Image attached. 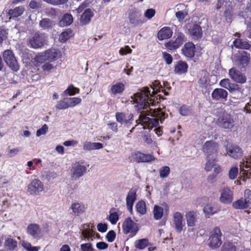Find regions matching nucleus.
<instances>
[{"instance_id": "obj_45", "label": "nucleus", "mask_w": 251, "mask_h": 251, "mask_svg": "<svg viewBox=\"0 0 251 251\" xmlns=\"http://www.w3.org/2000/svg\"><path fill=\"white\" fill-rule=\"evenodd\" d=\"M72 33V31L71 29H68L66 30L60 34L59 41L61 43L66 42L71 37Z\"/></svg>"}, {"instance_id": "obj_3", "label": "nucleus", "mask_w": 251, "mask_h": 251, "mask_svg": "<svg viewBox=\"0 0 251 251\" xmlns=\"http://www.w3.org/2000/svg\"><path fill=\"white\" fill-rule=\"evenodd\" d=\"M222 232L219 227H215L210 232L208 246L212 249H217L222 244Z\"/></svg>"}, {"instance_id": "obj_2", "label": "nucleus", "mask_w": 251, "mask_h": 251, "mask_svg": "<svg viewBox=\"0 0 251 251\" xmlns=\"http://www.w3.org/2000/svg\"><path fill=\"white\" fill-rule=\"evenodd\" d=\"M155 94H151L149 89L147 87L143 88L140 92L134 95V98L131 97L134 103L137 104L138 110L147 109L149 104L151 103V98Z\"/></svg>"}, {"instance_id": "obj_36", "label": "nucleus", "mask_w": 251, "mask_h": 251, "mask_svg": "<svg viewBox=\"0 0 251 251\" xmlns=\"http://www.w3.org/2000/svg\"><path fill=\"white\" fill-rule=\"evenodd\" d=\"M234 46L238 49L249 50L251 45L247 41L242 40L241 39H237L233 42Z\"/></svg>"}, {"instance_id": "obj_19", "label": "nucleus", "mask_w": 251, "mask_h": 251, "mask_svg": "<svg viewBox=\"0 0 251 251\" xmlns=\"http://www.w3.org/2000/svg\"><path fill=\"white\" fill-rule=\"evenodd\" d=\"M136 200V189H131L128 192L126 198V204L127 209L131 213L132 212V206Z\"/></svg>"}, {"instance_id": "obj_40", "label": "nucleus", "mask_w": 251, "mask_h": 251, "mask_svg": "<svg viewBox=\"0 0 251 251\" xmlns=\"http://www.w3.org/2000/svg\"><path fill=\"white\" fill-rule=\"evenodd\" d=\"M125 89V85L122 83H117L111 87V91L114 95L122 93Z\"/></svg>"}, {"instance_id": "obj_41", "label": "nucleus", "mask_w": 251, "mask_h": 251, "mask_svg": "<svg viewBox=\"0 0 251 251\" xmlns=\"http://www.w3.org/2000/svg\"><path fill=\"white\" fill-rule=\"evenodd\" d=\"M135 207L137 212L141 215H145L147 212L146 203L143 201H138Z\"/></svg>"}, {"instance_id": "obj_51", "label": "nucleus", "mask_w": 251, "mask_h": 251, "mask_svg": "<svg viewBox=\"0 0 251 251\" xmlns=\"http://www.w3.org/2000/svg\"><path fill=\"white\" fill-rule=\"evenodd\" d=\"M67 99L69 107L75 106L76 105L80 103L81 101V100L79 98L74 97Z\"/></svg>"}, {"instance_id": "obj_62", "label": "nucleus", "mask_w": 251, "mask_h": 251, "mask_svg": "<svg viewBox=\"0 0 251 251\" xmlns=\"http://www.w3.org/2000/svg\"><path fill=\"white\" fill-rule=\"evenodd\" d=\"M229 2L225 0H218V3L217 4L216 8L217 9H219L221 8L226 7L229 6Z\"/></svg>"}, {"instance_id": "obj_46", "label": "nucleus", "mask_w": 251, "mask_h": 251, "mask_svg": "<svg viewBox=\"0 0 251 251\" xmlns=\"http://www.w3.org/2000/svg\"><path fill=\"white\" fill-rule=\"evenodd\" d=\"M53 24V22L48 18L42 19L39 23L40 26L44 29L51 28Z\"/></svg>"}, {"instance_id": "obj_12", "label": "nucleus", "mask_w": 251, "mask_h": 251, "mask_svg": "<svg viewBox=\"0 0 251 251\" xmlns=\"http://www.w3.org/2000/svg\"><path fill=\"white\" fill-rule=\"evenodd\" d=\"M115 117L118 122L124 124L128 127L132 124L133 115L131 113L117 112Z\"/></svg>"}, {"instance_id": "obj_23", "label": "nucleus", "mask_w": 251, "mask_h": 251, "mask_svg": "<svg viewBox=\"0 0 251 251\" xmlns=\"http://www.w3.org/2000/svg\"><path fill=\"white\" fill-rule=\"evenodd\" d=\"M47 60L52 62L57 60L61 55L59 50L55 49H50L45 51Z\"/></svg>"}, {"instance_id": "obj_1", "label": "nucleus", "mask_w": 251, "mask_h": 251, "mask_svg": "<svg viewBox=\"0 0 251 251\" xmlns=\"http://www.w3.org/2000/svg\"><path fill=\"white\" fill-rule=\"evenodd\" d=\"M167 116L168 115L160 109H151L150 112L148 109L146 111H141L138 119L136 120V125L130 130V133L139 124L143 126L144 129H151L153 127H156L159 125V120L162 123Z\"/></svg>"}, {"instance_id": "obj_26", "label": "nucleus", "mask_w": 251, "mask_h": 251, "mask_svg": "<svg viewBox=\"0 0 251 251\" xmlns=\"http://www.w3.org/2000/svg\"><path fill=\"white\" fill-rule=\"evenodd\" d=\"M233 207L236 209H244L248 208L250 205V201L245 198H241L232 204Z\"/></svg>"}, {"instance_id": "obj_55", "label": "nucleus", "mask_w": 251, "mask_h": 251, "mask_svg": "<svg viewBox=\"0 0 251 251\" xmlns=\"http://www.w3.org/2000/svg\"><path fill=\"white\" fill-rule=\"evenodd\" d=\"M238 173V169L237 167H232L230 168L228 172V176L230 179H234Z\"/></svg>"}, {"instance_id": "obj_43", "label": "nucleus", "mask_w": 251, "mask_h": 251, "mask_svg": "<svg viewBox=\"0 0 251 251\" xmlns=\"http://www.w3.org/2000/svg\"><path fill=\"white\" fill-rule=\"evenodd\" d=\"M149 245V241L147 239H142L136 240L134 242V246L136 249L143 250Z\"/></svg>"}, {"instance_id": "obj_35", "label": "nucleus", "mask_w": 251, "mask_h": 251, "mask_svg": "<svg viewBox=\"0 0 251 251\" xmlns=\"http://www.w3.org/2000/svg\"><path fill=\"white\" fill-rule=\"evenodd\" d=\"M187 224L189 226H193L197 221V214L193 211H189L186 214Z\"/></svg>"}, {"instance_id": "obj_31", "label": "nucleus", "mask_w": 251, "mask_h": 251, "mask_svg": "<svg viewBox=\"0 0 251 251\" xmlns=\"http://www.w3.org/2000/svg\"><path fill=\"white\" fill-rule=\"evenodd\" d=\"M71 208L74 214L77 216L83 214L86 209L85 205L79 202H74L72 203Z\"/></svg>"}, {"instance_id": "obj_59", "label": "nucleus", "mask_w": 251, "mask_h": 251, "mask_svg": "<svg viewBox=\"0 0 251 251\" xmlns=\"http://www.w3.org/2000/svg\"><path fill=\"white\" fill-rule=\"evenodd\" d=\"M80 248L82 251H94L92 244L89 243L81 244Z\"/></svg>"}, {"instance_id": "obj_50", "label": "nucleus", "mask_w": 251, "mask_h": 251, "mask_svg": "<svg viewBox=\"0 0 251 251\" xmlns=\"http://www.w3.org/2000/svg\"><path fill=\"white\" fill-rule=\"evenodd\" d=\"M56 107L60 110L65 109L69 107L67 99H64L62 100L58 101L56 105Z\"/></svg>"}, {"instance_id": "obj_33", "label": "nucleus", "mask_w": 251, "mask_h": 251, "mask_svg": "<svg viewBox=\"0 0 251 251\" xmlns=\"http://www.w3.org/2000/svg\"><path fill=\"white\" fill-rule=\"evenodd\" d=\"M219 85L221 87L228 90L232 92L237 89V85L234 83H231L228 78H224L221 80Z\"/></svg>"}, {"instance_id": "obj_17", "label": "nucleus", "mask_w": 251, "mask_h": 251, "mask_svg": "<svg viewBox=\"0 0 251 251\" xmlns=\"http://www.w3.org/2000/svg\"><path fill=\"white\" fill-rule=\"evenodd\" d=\"M226 154L234 159L239 158L243 154L242 150L236 145H227L226 146Z\"/></svg>"}, {"instance_id": "obj_49", "label": "nucleus", "mask_w": 251, "mask_h": 251, "mask_svg": "<svg viewBox=\"0 0 251 251\" xmlns=\"http://www.w3.org/2000/svg\"><path fill=\"white\" fill-rule=\"evenodd\" d=\"M170 173V169L168 166H164L159 170V176L161 178L167 177Z\"/></svg>"}, {"instance_id": "obj_25", "label": "nucleus", "mask_w": 251, "mask_h": 251, "mask_svg": "<svg viewBox=\"0 0 251 251\" xmlns=\"http://www.w3.org/2000/svg\"><path fill=\"white\" fill-rule=\"evenodd\" d=\"M27 232L34 238L41 237V230L39 226L36 224L29 225L27 227Z\"/></svg>"}, {"instance_id": "obj_32", "label": "nucleus", "mask_w": 251, "mask_h": 251, "mask_svg": "<svg viewBox=\"0 0 251 251\" xmlns=\"http://www.w3.org/2000/svg\"><path fill=\"white\" fill-rule=\"evenodd\" d=\"M103 148V145L100 143H92L86 141L83 144V149L84 151H90L95 150H99Z\"/></svg>"}, {"instance_id": "obj_61", "label": "nucleus", "mask_w": 251, "mask_h": 251, "mask_svg": "<svg viewBox=\"0 0 251 251\" xmlns=\"http://www.w3.org/2000/svg\"><path fill=\"white\" fill-rule=\"evenodd\" d=\"M155 14V10L152 8L147 9L145 13L144 16L149 19L152 18Z\"/></svg>"}, {"instance_id": "obj_7", "label": "nucleus", "mask_w": 251, "mask_h": 251, "mask_svg": "<svg viewBox=\"0 0 251 251\" xmlns=\"http://www.w3.org/2000/svg\"><path fill=\"white\" fill-rule=\"evenodd\" d=\"M86 170V166L79 163H75L73 165L71 170V177L72 180H77L85 174Z\"/></svg>"}, {"instance_id": "obj_9", "label": "nucleus", "mask_w": 251, "mask_h": 251, "mask_svg": "<svg viewBox=\"0 0 251 251\" xmlns=\"http://www.w3.org/2000/svg\"><path fill=\"white\" fill-rule=\"evenodd\" d=\"M123 229L125 234L130 233L132 236L135 235L139 229L137 224L134 223L130 218L125 219L123 224Z\"/></svg>"}, {"instance_id": "obj_53", "label": "nucleus", "mask_w": 251, "mask_h": 251, "mask_svg": "<svg viewBox=\"0 0 251 251\" xmlns=\"http://www.w3.org/2000/svg\"><path fill=\"white\" fill-rule=\"evenodd\" d=\"M22 246L27 251H38L40 249L39 247H32L31 244L28 242H23Z\"/></svg>"}, {"instance_id": "obj_18", "label": "nucleus", "mask_w": 251, "mask_h": 251, "mask_svg": "<svg viewBox=\"0 0 251 251\" xmlns=\"http://www.w3.org/2000/svg\"><path fill=\"white\" fill-rule=\"evenodd\" d=\"M250 54L246 51H243L237 56L236 61L241 68H245L250 61Z\"/></svg>"}, {"instance_id": "obj_24", "label": "nucleus", "mask_w": 251, "mask_h": 251, "mask_svg": "<svg viewBox=\"0 0 251 251\" xmlns=\"http://www.w3.org/2000/svg\"><path fill=\"white\" fill-rule=\"evenodd\" d=\"M134 159L138 162H147L154 160L155 158L151 154L137 152L134 154Z\"/></svg>"}, {"instance_id": "obj_54", "label": "nucleus", "mask_w": 251, "mask_h": 251, "mask_svg": "<svg viewBox=\"0 0 251 251\" xmlns=\"http://www.w3.org/2000/svg\"><path fill=\"white\" fill-rule=\"evenodd\" d=\"M34 60L37 63L42 64L45 61H48L45 51L41 54L36 55L34 58Z\"/></svg>"}, {"instance_id": "obj_39", "label": "nucleus", "mask_w": 251, "mask_h": 251, "mask_svg": "<svg viewBox=\"0 0 251 251\" xmlns=\"http://www.w3.org/2000/svg\"><path fill=\"white\" fill-rule=\"evenodd\" d=\"M206 163L205 166V170L206 171H210L213 167L216 164L215 156H206Z\"/></svg>"}, {"instance_id": "obj_64", "label": "nucleus", "mask_w": 251, "mask_h": 251, "mask_svg": "<svg viewBox=\"0 0 251 251\" xmlns=\"http://www.w3.org/2000/svg\"><path fill=\"white\" fill-rule=\"evenodd\" d=\"M116 237V233L113 230L109 231L107 235L106 238L107 241L110 242H112L114 241Z\"/></svg>"}, {"instance_id": "obj_30", "label": "nucleus", "mask_w": 251, "mask_h": 251, "mask_svg": "<svg viewBox=\"0 0 251 251\" xmlns=\"http://www.w3.org/2000/svg\"><path fill=\"white\" fill-rule=\"evenodd\" d=\"M173 34L172 30L168 27H164L160 29L157 34L159 40H163L170 38Z\"/></svg>"}, {"instance_id": "obj_13", "label": "nucleus", "mask_w": 251, "mask_h": 251, "mask_svg": "<svg viewBox=\"0 0 251 251\" xmlns=\"http://www.w3.org/2000/svg\"><path fill=\"white\" fill-rule=\"evenodd\" d=\"M128 18L130 23L134 26L138 25L143 23L142 14L140 11L136 8L130 10Z\"/></svg>"}, {"instance_id": "obj_14", "label": "nucleus", "mask_w": 251, "mask_h": 251, "mask_svg": "<svg viewBox=\"0 0 251 251\" xmlns=\"http://www.w3.org/2000/svg\"><path fill=\"white\" fill-rule=\"evenodd\" d=\"M220 201L225 204H230L233 200V192L228 187H225L221 191Z\"/></svg>"}, {"instance_id": "obj_10", "label": "nucleus", "mask_w": 251, "mask_h": 251, "mask_svg": "<svg viewBox=\"0 0 251 251\" xmlns=\"http://www.w3.org/2000/svg\"><path fill=\"white\" fill-rule=\"evenodd\" d=\"M234 121L230 114L224 113L218 119V125L224 128H231L234 126Z\"/></svg>"}, {"instance_id": "obj_15", "label": "nucleus", "mask_w": 251, "mask_h": 251, "mask_svg": "<svg viewBox=\"0 0 251 251\" xmlns=\"http://www.w3.org/2000/svg\"><path fill=\"white\" fill-rule=\"evenodd\" d=\"M173 222L176 232H181L185 224L182 214L179 212H175L173 215Z\"/></svg>"}, {"instance_id": "obj_21", "label": "nucleus", "mask_w": 251, "mask_h": 251, "mask_svg": "<svg viewBox=\"0 0 251 251\" xmlns=\"http://www.w3.org/2000/svg\"><path fill=\"white\" fill-rule=\"evenodd\" d=\"M220 210V207L215 203H209L206 204L203 209L205 216H212Z\"/></svg>"}, {"instance_id": "obj_5", "label": "nucleus", "mask_w": 251, "mask_h": 251, "mask_svg": "<svg viewBox=\"0 0 251 251\" xmlns=\"http://www.w3.org/2000/svg\"><path fill=\"white\" fill-rule=\"evenodd\" d=\"M3 58L7 66L13 71L19 70L20 66L11 50H5L3 53Z\"/></svg>"}, {"instance_id": "obj_63", "label": "nucleus", "mask_w": 251, "mask_h": 251, "mask_svg": "<svg viewBox=\"0 0 251 251\" xmlns=\"http://www.w3.org/2000/svg\"><path fill=\"white\" fill-rule=\"evenodd\" d=\"M179 113L182 116H187L190 113V111L188 107L183 105L179 109Z\"/></svg>"}, {"instance_id": "obj_4", "label": "nucleus", "mask_w": 251, "mask_h": 251, "mask_svg": "<svg viewBox=\"0 0 251 251\" xmlns=\"http://www.w3.org/2000/svg\"><path fill=\"white\" fill-rule=\"evenodd\" d=\"M174 38V40H170L165 44V47L168 50H175L179 48L187 40L185 35L181 32L176 33Z\"/></svg>"}, {"instance_id": "obj_8", "label": "nucleus", "mask_w": 251, "mask_h": 251, "mask_svg": "<svg viewBox=\"0 0 251 251\" xmlns=\"http://www.w3.org/2000/svg\"><path fill=\"white\" fill-rule=\"evenodd\" d=\"M44 190L43 183L38 179H33L27 186V192L33 196L38 195Z\"/></svg>"}, {"instance_id": "obj_56", "label": "nucleus", "mask_w": 251, "mask_h": 251, "mask_svg": "<svg viewBox=\"0 0 251 251\" xmlns=\"http://www.w3.org/2000/svg\"><path fill=\"white\" fill-rule=\"evenodd\" d=\"M109 220L112 224H115L119 220L118 213L117 212H110Z\"/></svg>"}, {"instance_id": "obj_27", "label": "nucleus", "mask_w": 251, "mask_h": 251, "mask_svg": "<svg viewBox=\"0 0 251 251\" xmlns=\"http://www.w3.org/2000/svg\"><path fill=\"white\" fill-rule=\"evenodd\" d=\"M228 95L227 92L222 88H216L212 92L211 97L213 100H220L226 99Z\"/></svg>"}, {"instance_id": "obj_60", "label": "nucleus", "mask_w": 251, "mask_h": 251, "mask_svg": "<svg viewBox=\"0 0 251 251\" xmlns=\"http://www.w3.org/2000/svg\"><path fill=\"white\" fill-rule=\"evenodd\" d=\"M48 130V126L46 124H44L42 127L38 129L36 132V136H40L41 135H44L46 133Z\"/></svg>"}, {"instance_id": "obj_20", "label": "nucleus", "mask_w": 251, "mask_h": 251, "mask_svg": "<svg viewBox=\"0 0 251 251\" xmlns=\"http://www.w3.org/2000/svg\"><path fill=\"white\" fill-rule=\"evenodd\" d=\"M182 52L187 57L191 58L195 52V46L192 42H187L181 49Z\"/></svg>"}, {"instance_id": "obj_48", "label": "nucleus", "mask_w": 251, "mask_h": 251, "mask_svg": "<svg viewBox=\"0 0 251 251\" xmlns=\"http://www.w3.org/2000/svg\"><path fill=\"white\" fill-rule=\"evenodd\" d=\"M236 247L232 243L225 242L222 246V251H236Z\"/></svg>"}, {"instance_id": "obj_34", "label": "nucleus", "mask_w": 251, "mask_h": 251, "mask_svg": "<svg viewBox=\"0 0 251 251\" xmlns=\"http://www.w3.org/2000/svg\"><path fill=\"white\" fill-rule=\"evenodd\" d=\"M188 66L186 63L182 61H179L175 67L176 74L181 75L187 72Z\"/></svg>"}, {"instance_id": "obj_47", "label": "nucleus", "mask_w": 251, "mask_h": 251, "mask_svg": "<svg viewBox=\"0 0 251 251\" xmlns=\"http://www.w3.org/2000/svg\"><path fill=\"white\" fill-rule=\"evenodd\" d=\"M17 246V242L11 238H8L5 242V246L9 250H14Z\"/></svg>"}, {"instance_id": "obj_57", "label": "nucleus", "mask_w": 251, "mask_h": 251, "mask_svg": "<svg viewBox=\"0 0 251 251\" xmlns=\"http://www.w3.org/2000/svg\"><path fill=\"white\" fill-rule=\"evenodd\" d=\"M79 91V89L75 88L73 85H70L67 89L65 90V93L69 95H74L76 93H78Z\"/></svg>"}, {"instance_id": "obj_44", "label": "nucleus", "mask_w": 251, "mask_h": 251, "mask_svg": "<svg viewBox=\"0 0 251 251\" xmlns=\"http://www.w3.org/2000/svg\"><path fill=\"white\" fill-rule=\"evenodd\" d=\"M153 213L154 219L159 220L162 217L163 209L161 206L155 205L153 208Z\"/></svg>"}, {"instance_id": "obj_16", "label": "nucleus", "mask_w": 251, "mask_h": 251, "mask_svg": "<svg viewBox=\"0 0 251 251\" xmlns=\"http://www.w3.org/2000/svg\"><path fill=\"white\" fill-rule=\"evenodd\" d=\"M228 74L230 77L237 83L242 84L246 81L245 75L235 68L229 69Z\"/></svg>"}, {"instance_id": "obj_22", "label": "nucleus", "mask_w": 251, "mask_h": 251, "mask_svg": "<svg viewBox=\"0 0 251 251\" xmlns=\"http://www.w3.org/2000/svg\"><path fill=\"white\" fill-rule=\"evenodd\" d=\"M178 11L176 12V16L178 20L180 22L183 20L188 14L186 6L183 3L177 4L176 6Z\"/></svg>"}, {"instance_id": "obj_58", "label": "nucleus", "mask_w": 251, "mask_h": 251, "mask_svg": "<svg viewBox=\"0 0 251 251\" xmlns=\"http://www.w3.org/2000/svg\"><path fill=\"white\" fill-rule=\"evenodd\" d=\"M48 3L53 5L64 4L68 1V0H44Z\"/></svg>"}, {"instance_id": "obj_11", "label": "nucleus", "mask_w": 251, "mask_h": 251, "mask_svg": "<svg viewBox=\"0 0 251 251\" xmlns=\"http://www.w3.org/2000/svg\"><path fill=\"white\" fill-rule=\"evenodd\" d=\"M218 145L213 141H206L202 149L206 156H215L218 151Z\"/></svg>"}, {"instance_id": "obj_6", "label": "nucleus", "mask_w": 251, "mask_h": 251, "mask_svg": "<svg viewBox=\"0 0 251 251\" xmlns=\"http://www.w3.org/2000/svg\"><path fill=\"white\" fill-rule=\"evenodd\" d=\"M47 42V37L44 34L35 33L28 40L29 45L32 48L38 49L42 47Z\"/></svg>"}, {"instance_id": "obj_28", "label": "nucleus", "mask_w": 251, "mask_h": 251, "mask_svg": "<svg viewBox=\"0 0 251 251\" xmlns=\"http://www.w3.org/2000/svg\"><path fill=\"white\" fill-rule=\"evenodd\" d=\"M93 16V11L90 8L86 9L81 16L80 20L81 24L86 25L89 24Z\"/></svg>"}, {"instance_id": "obj_37", "label": "nucleus", "mask_w": 251, "mask_h": 251, "mask_svg": "<svg viewBox=\"0 0 251 251\" xmlns=\"http://www.w3.org/2000/svg\"><path fill=\"white\" fill-rule=\"evenodd\" d=\"M25 11V8L23 6L15 7L13 9H10L8 14L11 17H18L23 14Z\"/></svg>"}, {"instance_id": "obj_42", "label": "nucleus", "mask_w": 251, "mask_h": 251, "mask_svg": "<svg viewBox=\"0 0 251 251\" xmlns=\"http://www.w3.org/2000/svg\"><path fill=\"white\" fill-rule=\"evenodd\" d=\"M199 84L202 88H207L209 84L208 75L205 73L203 72L201 77L198 81Z\"/></svg>"}, {"instance_id": "obj_38", "label": "nucleus", "mask_w": 251, "mask_h": 251, "mask_svg": "<svg viewBox=\"0 0 251 251\" xmlns=\"http://www.w3.org/2000/svg\"><path fill=\"white\" fill-rule=\"evenodd\" d=\"M73 21V16L69 13L65 14L59 22V25L61 26H65L70 25Z\"/></svg>"}, {"instance_id": "obj_52", "label": "nucleus", "mask_w": 251, "mask_h": 251, "mask_svg": "<svg viewBox=\"0 0 251 251\" xmlns=\"http://www.w3.org/2000/svg\"><path fill=\"white\" fill-rule=\"evenodd\" d=\"M82 234L85 238H87L88 240H93L95 233L93 230L86 229L82 231Z\"/></svg>"}, {"instance_id": "obj_29", "label": "nucleus", "mask_w": 251, "mask_h": 251, "mask_svg": "<svg viewBox=\"0 0 251 251\" xmlns=\"http://www.w3.org/2000/svg\"><path fill=\"white\" fill-rule=\"evenodd\" d=\"M190 35L194 39H199L202 37V32L201 27L197 25H194L192 27L189 29Z\"/></svg>"}]
</instances>
